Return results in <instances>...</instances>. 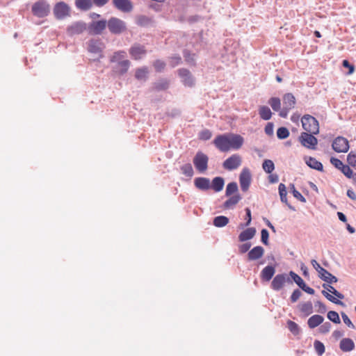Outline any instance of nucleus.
<instances>
[{"instance_id":"nucleus-1","label":"nucleus","mask_w":356,"mask_h":356,"mask_svg":"<svg viewBox=\"0 0 356 356\" xmlns=\"http://www.w3.org/2000/svg\"><path fill=\"white\" fill-rule=\"evenodd\" d=\"M126 55L127 54L124 51H115L110 58L111 63H117L114 67V70L120 75L127 73L130 67V61L124 59Z\"/></svg>"},{"instance_id":"nucleus-2","label":"nucleus","mask_w":356,"mask_h":356,"mask_svg":"<svg viewBox=\"0 0 356 356\" xmlns=\"http://www.w3.org/2000/svg\"><path fill=\"white\" fill-rule=\"evenodd\" d=\"M302 128L306 132L312 134H318L319 132V124L318 120L310 115H304L301 119Z\"/></svg>"},{"instance_id":"nucleus-3","label":"nucleus","mask_w":356,"mask_h":356,"mask_svg":"<svg viewBox=\"0 0 356 356\" xmlns=\"http://www.w3.org/2000/svg\"><path fill=\"white\" fill-rule=\"evenodd\" d=\"M107 26L112 34L120 35L127 29L126 23L115 17H111L107 22Z\"/></svg>"},{"instance_id":"nucleus-4","label":"nucleus","mask_w":356,"mask_h":356,"mask_svg":"<svg viewBox=\"0 0 356 356\" xmlns=\"http://www.w3.org/2000/svg\"><path fill=\"white\" fill-rule=\"evenodd\" d=\"M31 11L38 17H44L49 13L50 6L46 1H39L33 4Z\"/></svg>"},{"instance_id":"nucleus-5","label":"nucleus","mask_w":356,"mask_h":356,"mask_svg":"<svg viewBox=\"0 0 356 356\" xmlns=\"http://www.w3.org/2000/svg\"><path fill=\"white\" fill-rule=\"evenodd\" d=\"M193 164L200 172H205L208 168L209 157L203 152L199 151L193 158Z\"/></svg>"},{"instance_id":"nucleus-6","label":"nucleus","mask_w":356,"mask_h":356,"mask_svg":"<svg viewBox=\"0 0 356 356\" xmlns=\"http://www.w3.org/2000/svg\"><path fill=\"white\" fill-rule=\"evenodd\" d=\"M105 48L104 42L100 39H90L88 43V50L92 54H98L99 56L96 59L97 61L104 57L102 51Z\"/></svg>"},{"instance_id":"nucleus-7","label":"nucleus","mask_w":356,"mask_h":356,"mask_svg":"<svg viewBox=\"0 0 356 356\" xmlns=\"http://www.w3.org/2000/svg\"><path fill=\"white\" fill-rule=\"evenodd\" d=\"M308 132H302L299 136V141L301 145L308 149H315L318 144L317 138Z\"/></svg>"},{"instance_id":"nucleus-8","label":"nucleus","mask_w":356,"mask_h":356,"mask_svg":"<svg viewBox=\"0 0 356 356\" xmlns=\"http://www.w3.org/2000/svg\"><path fill=\"white\" fill-rule=\"evenodd\" d=\"M291 283L290 277L286 273L276 275L271 282V288L275 291H280L284 286L285 283Z\"/></svg>"},{"instance_id":"nucleus-9","label":"nucleus","mask_w":356,"mask_h":356,"mask_svg":"<svg viewBox=\"0 0 356 356\" xmlns=\"http://www.w3.org/2000/svg\"><path fill=\"white\" fill-rule=\"evenodd\" d=\"M70 6L65 2L60 1L54 6V15L57 19H63L70 16Z\"/></svg>"},{"instance_id":"nucleus-10","label":"nucleus","mask_w":356,"mask_h":356,"mask_svg":"<svg viewBox=\"0 0 356 356\" xmlns=\"http://www.w3.org/2000/svg\"><path fill=\"white\" fill-rule=\"evenodd\" d=\"M241 157L239 154H234L227 158L222 163V166L227 170H234L241 165Z\"/></svg>"},{"instance_id":"nucleus-11","label":"nucleus","mask_w":356,"mask_h":356,"mask_svg":"<svg viewBox=\"0 0 356 356\" xmlns=\"http://www.w3.org/2000/svg\"><path fill=\"white\" fill-rule=\"evenodd\" d=\"M332 146L333 149L339 153H345L347 152L349 149L348 140L342 136L337 137L334 140Z\"/></svg>"},{"instance_id":"nucleus-12","label":"nucleus","mask_w":356,"mask_h":356,"mask_svg":"<svg viewBox=\"0 0 356 356\" xmlns=\"http://www.w3.org/2000/svg\"><path fill=\"white\" fill-rule=\"evenodd\" d=\"M215 146L221 152L229 150V134L218 135L213 140Z\"/></svg>"},{"instance_id":"nucleus-13","label":"nucleus","mask_w":356,"mask_h":356,"mask_svg":"<svg viewBox=\"0 0 356 356\" xmlns=\"http://www.w3.org/2000/svg\"><path fill=\"white\" fill-rule=\"evenodd\" d=\"M87 29V24L83 21H77L68 26L67 33L69 35H79Z\"/></svg>"},{"instance_id":"nucleus-14","label":"nucleus","mask_w":356,"mask_h":356,"mask_svg":"<svg viewBox=\"0 0 356 356\" xmlns=\"http://www.w3.org/2000/svg\"><path fill=\"white\" fill-rule=\"evenodd\" d=\"M107 26V21L102 19L99 21H93L88 26V31L90 34L100 35Z\"/></svg>"},{"instance_id":"nucleus-15","label":"nucleus","mask_w":356,"mask_h":356,"mask_svg":"<svg viewBox=\"0 0 356 356\" xmlns=\"http://www.w3.org/2000/svg\"><path fill=\"white\" fill-rule=\"evenodd\" d=\"M113 6L118 10L128 13L133 10L134 5L130 0H113Z\"/></svg>"},{"instance_id":"nucleus-16","label":"nucleus","mask_w":356,"mask_h":356,"mask_svg":"<svg viewBox=\"0 0 356 356\" xmlns=\"http://www.w3.org/2000/svg\"><path fill=\"white\" fill-rule=\"evenodd\" d=\"M239 182L241 188L243 192H246L251 183V175L248 168H244L240 174Z\"/></svg>"},{"instance_id":"nucleus-17","label":"nucleus","mask_w":356,"mask_h":356,"mask_svg":"<svg viewBox=\"0 0 356 356\" xmlns=\"http://www.w3.org/2000/svg\"><path fill=\"white\" fill-rule=\"evenodd\" d=\"M178 74L184 86L191 87L194 85L193 77L188 70L181 68L178 70Z\"/></svg>"},{"instance_id":"nucleus-18","label":"nucleus","mask_w":356,"mask_h":356,"mask_svg":"<svg viewBox=\"0 0 356 356\" xmlns=\"http://www.w3.org/2000/svg\"><path fill=\"white\" fill-rule=\"evenodd\" d=\"M229 149H238L241 147L243 144V138L234 134H229Z\"/></svg>"},{"instance_id":"nucleus-19","label":"nucleus","mask_w":356,"mask_h":356,"mask_svg":"<svg viewBox=\"0 0 356 356\" xmlns=\"http://www.w3.org/2000/svg\"><path fill=\"white\" fill-rule=\"evenodd\" d=\"M129 54L135 60H138L146 54V50L144 46L136 44L130 48Z\"/></svg>"},{"instance_id":"nucleus-20","label":"nucleus","mask_w":356,"mask_h":356,"mask_svg":"<svg viewBox=\"0 0 356 356\" xmlns=\"http://www.w3.org/2000/svg\"><path fill=\"white\" fill-rule=\"evenodd\" d=\"M241 199L242 197L238 193L229 196V197L222 204V208L224 209H234Z\"/></svg>"},{"instance_id":"nucleus-21","label":"nucleus","mask_w":356,"mask_h":356,"mask_svg":"<svg viewBox=\"0 0 356 356\" xmlns=\"http://www.w3.org/2000/svg\"><path fill=\"white\" fill-rule=\"evenodd\" d=\"M195 186L201 191H207L211 188V182L209 178L207 177H196L194 179Z\"/></svg>"},{"instance_id":"nucleus-22","label":"nucleus","mask_w":356,"mask_h":356,"mask_svg":"<svg viewBox=\"0 0 356 356\" xmlns=\"http://www.w3.org/2000/svg\"><path fill=\"white\" fill-rule=\"evenodd\" d=\"M264 253V249L261 246H255L250 250L248 254V259L250 261H254L261 258Z\"/></svg>"},{"instance_id":"nucleus-23","label":"nucleus","mask_w":356,"mask_h":356,"mask_svg":"<svg viewBox=\"0 0 356 356\" xmlns=\"http://www.w3.org/2000/svg\"><path fill=\"white\" fill-rule=\"evenodd\" d=\"M256 234V229L254 227H248L243 230L238 235V241L240 242H245L252 239Z\"/></svg>"},{"instance_id":"nucleus-24","label":"nucleus","mask_w":356,"mask_h":356,"mask_svg":"<svg viewBox=\"0 0 356 356\" xmlns=\"http://www.w3.org/2000/svg\"><path fill=\"white\" fill-rule=\"evenodd\" d=\"M275 273V266L268 265L261 270L260 276L262 280L268 282L273 278Z\"/></svg>"},{"instance_id":"nucleus-25","label":"nucleus","mask_w":356,"mask_h":356,"mask_svg":"<svg viewBox=\"0 0 356 356\" xmlns=\"http://www.w3.org/2000/svg\"><path fill=\"white\" fill-rule=\"evenodd\" d=\"M305 161L306 164L311 168L316 170L318 171H323V164L317 161L315 158L312 156H305Z\"/></svg>"},{"instance_id":"nucleus-26","label":"nucleus","mask_w":356,"mask_h":356,"mask_svg":"<svg viewBox=\"0 0 356 356\" xmlns=\"http://www.w3.org/2000/svg\"><path fill=\"white\" fill-rule=\"evenodd\" d=\"M278 190H279V194H280V200L282 202L285 203L287 207L292 211H296V209L294 207H293L292 205H291L288 201H287V197H286V195H287V191H286V186L284 184H280L279 185V187H278Z\"/></svg>"},{"instance_id":"nucleus-27","label":"nucleus","mask_w":356,"mask_h":356,"mask_svg":"<svg viewBox=\"0 0 356 356\" xmlns=\"http://www.w3.org/2000/svg\"><path fill=\"white\" fill-rule=\"evenodd\" d=\"M154 19L146 15H138L136 17V24L140 26L147 27L154 26Z\"/></svg>"},{"instance_id":"nucleus-28","label":"nucleus","mask_w":356,"mask_h":356,"mask_svg":"<svg viewBox=\"0 0 356 356\" xmlns=\"http://www.w3.org/2000/svg\"><path fill=\"white\" fill-rule=\"evenodd\" d=\"M339 348L343 352H350L355 348V343L350 338H344L340 341Z\"/></svg>"},{"instance_id":"nucleus-29","label":"nucleus","mask_w":356,"mask_h":356,"mask_svg":"<svg viewBox=\"0 0 356 356\" xmlns=\"http://www.w3.org/2000/svg\"><path fill=\"white\" fill-rule=\"evenodd\" d=\"M74 4L77 9L87 11L92 7L93 1L92 0H75Z\"/></svg>"},{"instance_id":"nucleus-30","label":"nucleus","mask_w":356,"mask_h":356,"mask_svg":"<svg viewBox=\"0 0 356 356\" xmlns=\"http://www.w3.org/2000/svg\"><path fill=\"white\" fill-rule=\"evenodd\" d=\"M324 321V318L318 314L312 316L307 321L309 328L313 329L320 325Z\"/></svg>"},{"instance_id":"nucleus-31","label":"nucleus","mask_w":356,"mask_h":356,"mask_svg":"<svg viewBox=\"0 0 356 356\" xmlns=\"http://www.w3.org/2000/svg\"><path fill=\"white\" fill-rule=\"evenodd\" d=\"M318 277H320V279H321L322 280L328 284L335 283L338 281L337 277L331 274L325 269L322 270V273L320 275H318Z\"/></svg>"},{"instance_id":"nucleus-32","label":"nucleus","mask_w":356,"mask_h":356,"mask_svg":"<svg viewBox=\"0 0 356 356\" xmlns=\"http://www.w3.org/2000/svg\"><path fill=\"white\" fill-rule=\"evenodd\" d=\"M225 184L224 179L221 177H216L211 183V188L216 192H220L222 190Z\"/></svg>"},{"instance_id":"nucleus-33","label":"nucleus","mask_w":356,"mask_h":356,"mask_svg":"<svg viewBox=\"0 0 356 356\" xmlns=\"http://www.w3.org/2000/svg\"><path fill=\"white\" fill-rule=\"evenodd\" d=\"M284 106L292 109L296 104V98L291 93H286L283 97Z\"/></svg>"},{"instance_id":"nucleus-34","label":"nucleus","mask_w":356,"mask_h":356,"mask_svg":"<svg viewBox=\"0 0 356 356\" xmlns=\"http://www.w3.org/2000/svg\"><path fill=\"white\" fill-rule=\"evenodd\" d=\"M298 308L300 311L306 316H309L313 313V306L311 301L300 303Z\"/></svg>"},{"instance_id":"nucleus-35","label":"nucleus","mask_w":356,"mask_h":356,"mask_svg":"<svg viewBox=\"0 0 356 356\" xmlns=\"http://www.w3.org/2000/svg\"><path fill=\"white\" fill-rule=\"evenodd\" d=\"M259 114L261 118H262L264 120H268L272 117V112L269 107H268L267 106H260L259 109Z\"/></svg>"},{"instance_id":"nucleus-36","label":"nucleus","mask_w":356,"mask_h":356,"mask_svg":"<svg viewBox=\"0 0 356 356\" xmlns=\"http://www.w3.org/2000/svg\"><path fill=\"white\" fill-rule=\"evenodd\" d=\"M229 222V218L225 216H218L213 218V224L217 227H223Z\"/></svg>"},{"instance_id":"nucleus-37","label":"nucleus","mask_w":356,"mask_h":356,"mask_svg":"<svg viewBox=\"0 0 356 356\" xmlns=\"http://www.w3.org/2000/svg\"><path fill=\"white\" fill-rule=\"evenodd\" d=\"M238 187L236 182H230L226 186L225 196L229 197L232 196V195H234L235 194H237L236 193L238 192Z\"/></svg>"},{"instance_id":"nucleus-38","label":"nucleus","mask_w":356,"mask_h":356,"mask_svg":"<svg viewBox=\"0 0 356 356\" xmlns=\"http://www.w3.org/2000/svg\"><path fill=\"white\" fill-rule=\"evenodd\" d=\"M148 70L147 67H143L138 68L136 71L135 77L140 81H145L147 78Z\"/></svg>"},{"instance_id":"nucleus-39","label":"nucleus","mask_w":356,"mask_h":356,"mask_svg":"<svg viewBox=\"0 0 356 356\" xmlns=\"http://www.w3.org/2000/svg\"><path fill=\"white\" fill-rule=\"evenodd\" d=\"M169 82L167 79H160L154 83V88L158 90H165L168 88Z\"/></svg>"},{"instance_id":"nucleus-40","label":"nucleus","mask_w":356,"mask_h":356,"mask_svg":"<svg viewBox=\"0 0 356 356\" xmlns=\"http://www.w3.org/2000/svg\"><path fill=\"white\" fill-rule=\"evenodd\" d=\"M183 56L185 61L192 65L195 64V54H191L188 50L184 49L183 51Z\"/></svg>"},{"instance_id":"nucleus-41","label":"nucleus","mask_w":356,"mask_h":356,"mask_svg":"<svg viewBox=\"0 0 356 356\" xmlns=\"http://www.w3.org/2000/svg\"><path fill=\"white\" fill-rule=\"evenodd\" d=\"M263 170L268 174L271 173L275 169L274 163L270 159H265L262 163Z\"/></svg>"},{"instance_id":"nucleus-42","label":"nucleus","mask_w":356,"mask_h":356,"mask_svg":"<svg viewBox=\"0 0 356 356\" xmlns=\"http://www.w3.org/2000/svg\"><path fill=\"white\" fill-rule=\"evenodd\" d=\"M323 287L325 290H327L329 292H330L332 294H334L338 298H339V299H343L344 298V296L341 293L339 292L334 287H333L332 286H331L328 283L327 284H323Z\"/></svg>"},{"instance_id":"nucleus-43","label":"nucleus","mask_w":356,"mask_h":356,"mask_svg":"<svg viewBox=\"0 0 356 356\" xmlns=\"http://www.w3.org/2000/svg\"><path fill=\"white\" fill-rule=\"evenodd\" d=\"M322 294L330 302L336 305H340L341 307H346V305L344 304L343 302L341 301L339 299H337L336 298L330 295L328 292H327L325 290L322 291Z\"/></svg>"},{"instance_id":"nucleus-44","label":"nucleus","mask_w":356,"mask_h":356,"mask_svg":"<svg viewBox=\"0 0 356 356\" xmlns=\"http://www.w3.org/2000/svg\"><path fill=\"white\" fill-rule=\"evenodd\" d=\"M181 173L186 177H191L194 174V171L191 163H186L181 167Z\"/></svg>"},{"instance_id":"nucleus-45","label":"nucleus","mask_w":356,"mask_h":356,"mask_svg":"<svg viewBox=\"0 0 356 356\" xmlns=\"http://www.w3.org/2000/svg\"><path fill=\"white\" fill-rule=\"evenodd\" d=\"M289 275L291 277V282L293 281L300 288L305 283L304 280L293 271H290Z\"/></svg>"},{"instance_id":"nucleus-46","label":"nucleus","mask_w":356,"mask_h":356,"mask_svg":"<svg viewBox=\"0 0 356 356\" xmlns=\"http://www.w3.org/2000/svg\"><path fill=\"white\" fill-rule=\"evenodd\" d=\"M287 327H288L289 330H290V332L293 335H298L300 332V329L299 325L296 323H295L292 321H290V320L288 321Z\"/></svg>"},{"instance_id":"nucleus-47","label":"nucleus","mask_w":356,"mask_h":356,"mask_svg":"<svg viewBox=\"0 0 356 356\" xmlns=\"http://www.w3.org/2000/svg\"><path fill=\"white\" fill-rule=\"evenodd\" d=\"M289 187H290L291 192L295 198H296L301 202H306L305 197L299 191H298L296 189L293 184H291Z\"/></svg>"},{"instance_id":"nucleus-48","label":"nucleus","mask_w":356,"mask_h":356,"mask_svg":"<svg viewBox=\"0 0 356 356\" xmlns=\"http://www.w3.org/2000/svg\"><path fill=\"white\" fill-rule=\"evenodd\" d=\"M268 104L275 111H279L281 108V102L278 97H271L268 101Z\"/></svg>"},{"instance_id":"nucleus-49","label":"nucleus","mask_w":356,"mask_h":356,"mask_svg":"<svg viewBox=\"0 0 356 356\" xmlns=\"http://www.w3.org/2000/svg\"><path fill=\"white\" fill-rule=\"evenodd\" d=\"M327 318L335 324L341 323V320L339 314L335 311H330L327 314Z\"/></svg>"},{"instance_id":"nucleus-50","label":"nucleus","mask_w":356,"mask_h":356,"mask_svg":"<svg viewBox=\"0 0 356 356\" xmlns=\"http://www.w3.org/2000/svg\"><path fill=\"white\" fill-rule=\"evenodd\" d=\"M289 136V131L287 128L282 127L277 130V136L279 139L283 140L288 138Z\"/></svg>"},{"instance_id":"nucleus-51","label":"nucleus","mask_w":356,"mask_h":356,"mask_svg":"<svg viewBox=\"0 0 356 356\" xmlns=\"http://www.w3.org/2000/svg\"><path fill=\"white\" fill-rule=\"evenodd\" d=\"M245 220H246V222L245 223H241L240 225H239V228L241 229H243L245 227H248L250 225L251 223V221H252V215H251V211L250 209L247 207L245 209Z\"/></svg>"},{"instance_id":"nucleus-52","label":"nucleus","mask_w":356,"mask_h":356,"mask_svg":"<svg viewBox=\"0 0 356 356\" xmlns=\"http://www.w3.org/2000/svg\"><path fill=\"white\" fill-rule=\"evenodd\" d=\"M314 347L318 355L321 356L325 353V346L320 341L316 340L314 343Z\"/></svg>"},{"instance_id":"nucleus-53","label":"nucleus","mask_w":356,"mask_h":356,"mask_svg":"<svg viewBox=\"0 0 356 356\" xmlns=\"http://www.w3.org/2000/svg\"><path fill=\"white\" fill-rule=\"evenodd\" d=\"M348 164L354 168L356 167V153L351 151L347 156Z\"/></svg>"},{"instance_id":"nucleus-54","label":"nucleus","mask_w":356,"mask_h":356,"mask_svg":"<svg viewBox=\"0 0 356 356\" xmlns=\"http://www.w3.org/2000/svg\"><path fill=\"white\" fill-rule=\"evenodd\" d=\"M269 233L266 229H262L261 231V241L264 245H268Z\"/></svg>"},{"instance_id":"nucleus-55","label":"nucleus","mask_w":356,"mask_h":356,"mask_svg":"<svg viewBox=\"0 0 356 356\" xmlns=\"http://www.w3.org/2000/svg\"><path fill=\"white\" fill-rule=\"evenodd\" d=\"M181 63V58L179 55H175L170 58V65L172 67L179 65Z\"/></svg>"},{"instance_id":"nucleus-56","label":"nucleus","mask_w":356,"mask_h":356,"mask_svg":"<svg viewBox=\"0 0 356 356\" xmlns=\"http://www.w3.org/2000/svg\"><path fill=\"white\" fill-rule=\"evenodd\" d=\"M340 170L346 177L349 179H350L351 176H353V171L348 165H344L343 166H341V169Z\"/></svg>"},{"instance_id":"nucleus-57","label":"nucleus","mask_w":356,"mask_h":356,"mask_svg":"<svg viewBox=\"0 0 356 356\" xmlns=\"http://www.w3.org/2000/svg\"><path fill=\"white\" fill-rule=\"evenodd\" d=\"M341 315L343 323L348 327H349L352 329H355V327L354 324L352 323V321H350V319L348 318V316L343 312H341Z\"/></svg>"},{"instance_id":"nucleus-58","label":"nucleus","mask_w":356,"mask_h":356,"mask_svg":"<svg viewBox=\"0 0 356 356\" xmlns=\"http://www.w3.org/2000/svg\"><path fill=\"white\" fill-rule=\"evenodd\" d=\"M301 296H302V292L298 289H295L293 291V293L290 297V300H291V302L293 303V302H297Z\"/></svg>"},{"instance_id":"nucleus-59","label":"nucleus","mask_w":356,"mask_h":356,"mask_svg":"<svg viewBox=\"0 0 356 356\" xmlns=\"http://www.w3.org/2000/svg\"><path fill=\"white\" fill-rule=\"evenodd\" d=\"M211 136V132L209 129H204L200 133V138L203 140H209Z\"/></svg>"},{"instance_id":"nucleus-60","label":"nucleus","mask_w":356,"mask_h":356,"mask_svg":"<svg viewBox=\"0 0 356 356\" xmlns=\"http://www.w3.org/2000/svg\"><path fill=\"white\" fill-rule=\"evenodd\" d=\"M332 325L330 322H325L319 327V331L322 334H326L330 332Z\"/></svg>"},{"instance_id":"nucleus-61","label":"nucleus","mask_w":356,"mask_h":356,"mask_svg":"<svg viewBox=\"0 0 356 356\" xmlns=\"http://www.w3.org/2000/svg\"><path fill=\"white\" fill-rule=\"evenodd\" d=\"M165 66V63L161 60H156L154 63V67L156 72H161Z\"/></svg>"},{"instance_id":"nucleus-62","label":"nucleus","mask_w":356,"mask_h":356,"mask_svg":"<svg viewBox=\"0 0 356 356\" xmlns=\"http://www.w3.org/2000/svg\"><path fill=\"white\" fill-rule=\"evenodd\" d=\"M315 306L318 307L317 312L318 313L324 314L327 311L326 305L321 301H316Z\"/></svg>"},{"instance_id":"nucleus-63","label":"nucleus","mask_w":356,"mask_h":356,"mask_svg":"<svg viewBox=\"0 0 356 356\" xmlns=\"http://www.w3.org/2000/svg\"><path fill=\"white\" fill-rule=\"evenodd\" d=\"M330 163L337 169L341 170V166H343L344 164L340 161L339 159L332 157L330 159Z\"/></svg>"},{"instance_id":"nucleus-64","label":"nucleus","mask_w":356,"mask_h":356,"mask_svg":"<svg viewBox=\"0 0 356 356\" xmlns=\"http://www.w3.org/2000/svg\"><path fill=\"white\" fill-rule=\"evenodd\" d=\"M342 65L344 67L348 69V74H351L355 71V66L349 63L347 60H343L342 62Z\"/></svg>"}]
</instances>
